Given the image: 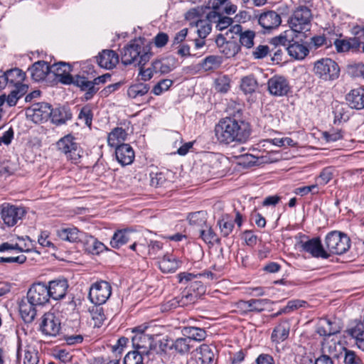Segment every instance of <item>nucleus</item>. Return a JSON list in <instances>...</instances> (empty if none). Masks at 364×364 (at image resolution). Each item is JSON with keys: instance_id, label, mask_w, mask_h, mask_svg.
Masks as SVG:
<instances>
[{"instance_id": "nucleus-43", "label": "nucleus", "mask_w": 364, "mask_h": 364, "mask_svg": "<svg viewBox=\"0 0 364 364\" xmlns=\"http://www.w3.org/2000/svg\"><path fill=\"white\" fill-rule=\"evenodd\" d=\"M190 342L187 336L178 338L171 342L170 349H174L180 354L187 353L191 349Z\"/></svg>"}, {"instance_id": "nucleus-23", "label": "nucleus", "mask_w": 364, "mask_h": 364, "mask_svg": "<svg viewBox=\"0 0 364 364\" xmlns=\"http://www.w3.org/2000/svg\"><path fill=\"white\" fill-rule=\"evenodd\" d=\"M97 62L102 68L112 69L119 63V55L112 50H104L97 57Z\"/></svg>"}, {"instance_id": "nucleus-38", "label": "nucleus", "mask_w": 364, "mask_h": 364, "mask_svg": "<svg viewBox=\"0 0 364 364\" xmlns=\"http://www.w3.org/2000/svg\"><path fill=\"white\" fill-rule=\"evenodd\" d=\"M293 31L287 30L282 33L279 36L272 38L270 41V43L273 45L275 48L279 46H284L285 50L287 47L293 42L294 35Z\"/></svg>"}, {"instance_id": "nucleus-12", "label": "nucleus", "mask_w": 364, "mask_h": 364, "mask_svg": "<svg viewBox=\"0 0 364 364\" xmlns=\"http://www.w3.org/2000/svg\"><path fill=\"white\" fill-rule=\"evenodd\" d=\"M268 91L275 97H283L288 95L291 86L288 80L282 75H274L267 81Z\"/></svg>"}, {"instance_id": "nucleus-46", "label": "nucleus", "mask_w": 364, "mask_h": 364, "mask_svg": "<svg viewBox=\"0 0 364 364\" xmlns=\"http://www.w3.org/2000/svg\"><path fill=\"white\" fill-rule=\"evenodd\" d=\"M148 354H142L140 350L135 349L127 353L124 358V364H143L144 355Z\"/></svg>"}, {"instance_id": "nucleus-56", "label": "nucleus", "mask_w": 364, "mask_h": 364, "mask_svg": "<svg viewBox=\"0 0 364 364\" xmlns=\"http://www.w3.org/2000/svg\"><path fill=\"white\" fill-rule=\"evenodd\" d=\"M218 225L220 228L222 236L225 237H228L234 228V223L231 220H225L224 218L218 221Z\"/></svg>"}, {"instance_id": "nucleus-5", "label": "nucleus", "mask_w": 364, "mask_h": 364, "mask_svg": "<svg viewBox=\"0 0 364 364\" xmlns=\"http://www.w3.org/2000/svg\"><path fill=\"white\" fill-rule=\"evenodd\" d=\"M311 11L306 6L298 7L289 21L291 30L296 33H302L309 29Z\"/></svg>"}, {"instance_id": "nucleus-7", "label": "nucleus", "mask_w": 364, "mask_h": 364, "mask_svg": "<svg viewBox=\"0 0 364 364\" xmlns=\"http://www.w3.org/2000/svg\"><path fill=\"white\" fill-rule=\"evenodd\" d=\"M57 149L65 154L68 159L77 163L81 157V149L75 141V137L67 134L60 138L56 143Z\"/></svg>"}, {"instance_id": "nucleus-42", "label": "nucleus", "mask_w": 364, "mask_h": 364, "mask_svg": "<svg viewBox=\"0 0 364 364\" xmlns=\"http://www.w3.org/2000/svg\"><path fill=\"white\" fill-rule=\"evenodd\" d=\"M333 113L334 114V123H341L342 122H346L349 119V115L346 111V106L343 103L335 102L332 105Z\"/></svg>"}, {"instance_id": "nucleus-58", "label": "nucleus", "mask_w": 364, "mask_h": 364, "mask_svg": "<svg viewBox=\"0 0 364 364\" xmlns=\"http://www.w3.org/2000/svg\"><path fill=\"white\" fill-rule=\"evenodd\" d=\"M92 112L89 106L83 107L79 113L78 118L83 119L87 126H91L92 121Z\"/></svg>"}, {"instance_id": "nucleus-19", "label": "nucleus", "mask_w": 364, "mask_h": 364, "mask_svg": "<svg viewBox=\"0 0 364 364\" xmlns=\"http://www.w3.org/2000/svg\"><path fill=\"white\" fill-rule=\"evenodd\" d=\"M177 60L173 56L158 58L152 61V70L156 74H167L176 67Z\"/></svg>"}, {"instance_id": "nucleus-9", "label": "nucleus", "mask_w": 364, "mask_h": 364, "mask_svg": "<svg viewBox=\"0 0 364 364\" xmlns=\"http://www.w3.org/2000/svg\"><path fill=\"white\" fill-rule=\"evenodd\" d=\"M112 294V287L106 281L94 283L90 288L88 298L95 304H102L106 302Z\"/></svg>"}, {"instance_id": "nucleus-51", "label": "nucleus", "mask_w": 364, "mask_h": 364, "mask_svg": "<svg viewBox=\"0 0 364 364\" xmlns=\"http://www.w3.org/2000/svg\"><path fill=\"white\" fill-rule=\"evenodd\" d=\"M334 172L335 169L331 166L324 168L317 178L318 184L321 186L327 184L333 178Z\"/></svg>"}, {"instance_id": "nucleus-54", "label": "nucleus", "mask_w": 364, "mask_h": 364, "mask_svg": "<svg viewBox=\"0 0 364 364\" xmlns=\"http://www.w3.org/2000/svg\"><path fill=\"white\" fill-rule=\"evenodd\" d=\"M230 79L228 76H221L215 81V87L218 92L225 93L230 88Z\"/></svg>"}, {"instance_id": "nucleus-10", "label": "nucleus", "mask_w": 364, "mask_h": 364, "mask_svg": "<svg viewBox=\"0 0 364 364\" xmlns=\"http://www.w3.org/2000/svg\"><path fill=\"white\" fill-rule=\"evenodd\" d=\"M26 296L33 304L39 306H45L50 299L47 284L44 282L33 283L28 289Z\"/></svg>"}, {"instance_id": "nucleus-37", "label": "nucleus", "mask_w": 364, "mask_h": 364, "mask_svg": "<svg viewBox=\"0 0 364 364\" xmlns=\"http://www.w3.org/2000/svg\"><path fill=\"white\" fill-rule=\"evenodd\" d=\"M199 232L200 237L205 243L211 245L220 243V239L211 226L205 224V225L200 229Z\"/></svg>"}, {"instance_id": "nucleus-48", "label": "nucleus", "mask_w": 364, "mask_h": 364, "mask_svg": "<svg viewBox=\"0 0 364 364\" xmlns=\"http://www.w3.org/2000/svg\"><path fill=\"white\" fill-rule=\"evenodd\" d=\"M240 50V45L234 41H227L221 48V52L226 56V58L234 57Z\"/></svg>"}, {"instance_id": "nucleus-35", "label": "nucleus", "mask_w": 364, "mask_h": 364, "mask_svg": "<svg viewBox=\"0 0 364 364\" xmlns=\"http://www.w3.org/2000/svg\"><path fill=\"white\" fill-rule=\"evenodd\" d=\"M289 55L296 60H303L309 53L306 46L293 40V42L287 47Z\"/></svg>"}, {"instance_id": "nucleus-57", "label": "nucleus", "mask_w": 364, "mask_h": 364, "mask_svg": "<svg viewBox=\"0 0 364 364\" xmlns=\"http://www.w3.org/2000/svg\"><path fill=\"white\" fill-rule=\"evenodd\" d=\"M38 106V108L33 109L36 116H41L42 118L50 117L53 109L50 104L43 102Z\"/></svg>"}, {"instance_id": "nucleus-3", "label": "nucleus", "mask_w": 364, "mask_h": 364, "mask_svg": "<svg viewBox=\"0 0 364 364\" xmlns=\"http://www.w3.org/2000/svg\"><path fill=\"white\" fill-rule=\"evenodd\" d=\"M325 243L330 253L342 255L350 248V239L346 234L335 230L326 236Z\"/></svg>"}, {"instance_id": "nucleus-28", "label": "nucleus", "mask_w": 364, "mask_h": 364, "mask_svg": "<svg viewBox=\"0 0 364 364\" xmlns=\"http://www.w3.org/2000/svg\"><path fill=\"white\" fill-rule=\"evenodd\" d=\"M134 232L129 229L118 230L116 231L110 240L112 247L119 249L132 240V236Z\"/></svg>"}, {"instance_id": "nucleus-53", "label": "nucleus", "mask_w": 364, "mask_h": 364, "mask_svg": "<svg viewBox=\"0 0 364 364\" xmlns=\"http://www.w3.org/2000/svg\"><path fill=\"white\" fill-rule=\"evenodd\" d=\"M268 304H269V300L266 299H250L248 304L250 306V312H261Z\"/></svg>"}, {"instance_id": "nucleus-14", "label": "nucleus", "mask_w": 364, "mask_h": 364, "mask_svg": "<svg viewBox=\"0 0 364 364\" xmlns=\"http://www.w3.org/2000/svg\"><path fill=\"white\" fill-rule=\"evenodd\" d=\"M25 213V210L23 208L7 205L2 208L1 215L4 223L11 227L15 225Z\"/></svg>"}, {"instance_id": "nucleus-6", "label": "nucleus", "mask_w": 364, "mask_h": 364, "mask_svg": "<svg viewBox=\"0 0 364 364\" xmlns=\"http://www.w3.org/2000/svg\"><path fill=\"white\" fill-rule=\"evenodd\" d=\"M297 245L303 251L311 254L314 257L328 259L330 257V254L323 249L318 237L309 239L306 235L300 234Z\"/></svg>"}, {"instance_id": "nucleus-31", "label": "nucleus", "mask_w": 364, "mask_h": 364, "mask_svg": "<svg viewBox=\"0 0 364 364\" xmlns=\"http://www.w3.org/2000/svg\"><path fill=\"white\" fill-rule=\"evenodd\" d=\"M127 133L122 127H116L108 134L107 143L112 147L117 148L126 140Z\"/></svg>"}, {"instance_id": "nucleus-4", "label": "nucleus", "mask_w": 364, "mask_h": 364, "mask_svg": "<svg viewBox=\"0 0 364 364\" xmlns=\"http://www.w3.org/2000/svg\"><path fill=\"white\" fill-rule=\"evenodd\" d=\"M314 74L324 80H334L339 77L338 65L332 59L325 58L316 60L314 65Z\"/></svg>"}, {"instance_id": "nucleus-27", "label": "nucleus", "mask_w": 364, "mask_h": 364, "mask_svg": "<svg viewBox=\"0 0 364 364\" xmlns=\"http://www.w3.org/2000/svg\"><path fill=\"white\" fill-rule=\"evenodd\" d=\"M56 235L62 240L77 242L82 240L83 232H80L75 227H68L57 230Z\"/></svg>"}, {"instance_id": "nucleus-32", "label": "nucleus", "mask_w": 364, "mask_h": 364, "mask_svg": "<svg viewBox=\"0 0 364 364\" xmlns=\"http://www.w3.org/2000/svg\"><path fill=\"white\" fill-rule=\"evenodd\" d=\"M84 247L85 251L92 255H99L105 250H108L102 242L91 235L86 237Z\"/></svg>"}, {"instance_id": "nucleus-26", "label": "nucleus", "mask_w": 364, "mask_h": 364, "mask_svg": "<svg viewBox=\"0 0 364 364\" xmlns=\"http://www.w3.org/2000/svg\"><path fill=\"white\" fill-rule=\"evenodd\" d=\"M346 100L350 107L355 109L364 108V89L358 87L351 90L346 96Z\"/></svg>"}, {"instance_id": "nucleus-64", "label": "nucleus", "mask_w": 364, "mask_h": 364, "mask_svg": "<svg viewBox=\"0 0 364 364\" xmlns=\"http://www.w3.org/2000/svg\"><path fill=\"white\" fill-rule=\"evenodd\" d=\"M233 23V21L231 18L227 17V16H220L219 19L218 21V23L216 25V28L219 31H223L230 28L232 26V23Z\"/></svg>"}, {"instance_id": "nucleus-17", "label": "nucleus", "mask_w": 364, "mask_h": 364, "mask_svg": "<svg viewBox=\"0 0 364 364\" xmlns=\"http://www.w3.org/2000/svg\"><path fill=\"white\" fill-rule=\"evenodd\" d=\"M258 22L265 31H270L280 26L282 18L277 11L269 10L259 15Z\"/></svg>"}, {"instance_id": "nucleus-8", "label": "nucleus", "mask_w": 364, "mask_h": 364, "mask_svg": "<svg viewBox=\"0 0 364 364\" xmlns=\"http://www.w3.org/2000/svg\"><path fill=\"white\" fill-rule=\"evenodd\" d=\"M147 328L146 325H141L132 330L135 333L132 338V346L134 349L140 350L142 354L149 353L152 343L151 336L145 333Z\"/></svg>"}, {"instance_id": "nucleus-39", "label": "nucleus", "mask_w": 364, "mask_h": 364, "mask_svg": "<svg viewBox=\"0 0 364 364\" xmlns=\"http://www.w3.org/2000/svg\"><path fill=\"white\" fill-rule=\"evenodd\" d=\"M240 87L245 94H252L257 89L258 82L253 75H250L241 79Z\"/></svg>"}, {"instance_id": "nucleus-52", "label": "nucleus", "mask_w": 364, "mask_h": 364, "mask_svg": "<svg viewBox=\"0 0 364 364\" xmlns=\"http://www.w3.org/2000/svg\"><path fill=\"white\" fill-rule=\"evenodd\" d=\"M196 26L197 28L198 35L202 39L205 38L210 33L212 29L211 25L208 20L198 21Z\"/></svg>"}, {"instance_id": "nucleus-22", "label": "nucleus", "mask_w": 364, "mask_h": 364, "mask_svg": "<svg viewBox=\"0 0 364 364\" xmlns=\"http://www.w3.org/2000/svg\"><path fill=\"white\" fill-rule=\"evenodd\" d=\"M341 327L336 322L328 318H321L318 323L316 333L321 336H331L340 333Z\"/></svg>"}, {"instance_id": "nucleus-11", "label": "nucleus", "mask_w": 364, "mask_h": 364, "mask_svg": "<svg viewBox=\"0 0 364 364\" xmlns=\"http://www.w3.org/2000/svg\"><path fill=\"white\" fill-rule=\"evenodd\" d=\"M39 329L45 336L55 337L60 331V320L54 313L47 312L41 318Z\"/></svg>"}, {"instance_id": "nucleus-16", "label": "nucleus", "mask_w": 364, "mask_h": 364, "mask_svg": "<svg viewBox=\"0 0 364 364\" xmlns=\"http://www.w3.org/2000/svg\"><path fill=\"white\" fill-rule=\"evenodd\" d=\"M71 65L69 63L59 62L50 66V73H53L59 82L64 85H71L73 76L70 75Z\"/></svg>"}, {"instance_id": "nucleus-45", "label": "nucleus", "mask_w": 364, "mask_h": 364, "mask_svg": "<svg viewBox=\"0 0 364 364\" xmlns=\"http://www.w3.org/2000/svg\"><path fill=\"white\" fill-rule=\"evenodd\" d=\"M350 334L356 341V345L363 351H364V327L363 324L357 325L355 328L350 329Z\"/></svg>"}, {"instance_id": "nucleus-36", "label": "nucleus", "mask_w": 364, "mask_h": 364, "mask_svg": "<svg viewBox=\"0 0 364 364\" xmlns=\"http://www.w3.org/2000/svg\"><path fill=\"white\" fill-rule=\"evenodd\" d=\"M184 336H187L190 341H202L205 339L207 336L206 331L204 328L194 327V326H185L181 331Z\"/></svg>"}, {"instance_id": "nucleus-47", "label": "nucleus", "mask_w": 364, "mask_h": 364, "mask_svg": "<svg viewBox=\"0 0 364 364\" xmlns=\"http://www.w3.org/2000/svg\"><path fill=\"white\" fill-rule=\"evenodd\" d=\"M222 58L218 55L207 56L202 63V67L205 70H211L218 68L222 64Z\"/></svg>"}, {"instance_id": "nucleus-60", "label": "nucleus", "mask_w": 364, "mask_h": 364, "mask_svg": "<svg viewBox=\"0 0 364 364\" xmlns=\"http://www.w3.org/2000/svg\"><path fill=\"white\" fill-rule=\"evenodd\" d=\"M344 363L345 364H360V358L353 350L344 349Z\"/></svg>"}, {"instance_id": "nucleus-29", "label": "nucleus", "mask_w": 364, "mask_h": 364, "mask_svg": "<svg viewBox=\"0 0 364 364\" xmlns=\"http://www.w3.org/2000/svg\"><path fill=\"white\" fill-rule=\"evenodd\" d=\"M217 348L215 346L203 344L199 348V359L202 364H212L217 356Z\"/></svg>"}, {"instance_id": "nucleus-50", "label": "nucleus", "mask_w": 364, "mask_h": 364, "mask_svg": "<svg viewBox=\"0 0 364 364\" xmlns=\"http://www.w3.org/2000/svg\"><path fill=\"white\" fill-rule=\"evenodd\" d=\"M345 348L340 342H331L324 346L323 350L330 355L338 358Z\"/></svg>"}, {"instance_id": "nucleus-18", "label": "nucleus", "mask_w": 364, "mask_h": 364, "mask_svg": "<svg viewBox=\"0 0 364 364\" xmlns=\"http://www.w3.org/2000/svg\"><path fill=\"white\" fill-rule=\"evenodd\" d=\"M229 33H234L239 36L241 46L247 48H250L254 46L255 32L250 30L243 31L240 24H235L231 26L226 32V35L228 36Z\"/></svg>"}, {"instance_id": "nucleus-40", "label": "nucleus", "mask_w": 364, "mask_h": 364, "mask_svg": "<svg viewBox=\"0 0 364 364\" xmlns=\"http://www.w3.org/2000/svg\"><path fill=\"white\" fill-rule=\"evenodd\" d=\"M150 90L149 84L137 82L130 85L127 90V95L130 98L135 99L145 95Z\"/></svg>"}, {"instance_id": "nucleus-2", "label": "nucleus", "mask_w": 364, "mask_h": 364, "mask_svg": "<svg viewBox=\"0 0 364 364\" xmlns=\"http://www.w3.org/2000/svg\"><path fill=\"white\" fill-rule=\"evenodd\" d=\"M152 55L151 43L141 38L131 41L121 50V60L125 65H145Z\"/></svg>"}, {"instance_id": "nucleus-55", "label": "nucleus", "mask_w": 364, "mask_h": 364, "mask_svg": "<svg viewBox=\"0 0 364 364\" xmlns=\"http://www.w3.org/2000/svg\"><path fill=\"white\" fill-rule=\"evenodd\" d=\"M173 83V80L170 79L161 80L154 86L152 92L155 95H160L164 91L168 90Z\"/></svg>"}, {"instance_id": "nucleus-63", "label": "nucleus", "mask_w": 364, "mask_h": 364, "mask_svg": "<svg viewBox=\"0 0 364 364\" xmlns=\"http://www.w3.org/2000/svg\"><path fill=\"white\" fill-rule=\"evenodd\" d=\"M228 0H208L205 5L207 9H211L213 11L220 15L221 7L225 4Z\"/></svg>"}, {"instance_id": "nucleus-34", "label": "nucleus", "mask_w": 364, "mask_h": 364, "mask_svg": "<svg viewBox=\"0 0 364 364\" xmlns=\"http://www.w3.org/2000/svg\"><path fill=\"white\" fill-rule=\"evenodd\" d=\"M7 85H11L16 88L21 85L25 79L26 73L19 68H12L4 72Z\"/></svg>"}, {"instance_id": "nucleus-33", "label": "nucleus", "mask_w": 364, "mask_h": 364, "mask_svg": "<svg viewBox=\"0 0 364 364\" xmlns=\"http://www.w3.org/2000/svg\"><path fill=\"white\" fill-rule=\"evenodd\" d=\"M50 117L54 124L60 125L65 124L68 120H70L72 118V113L68 107H60L53 109Z\"/></svg>"}, {"instance_id": "nucleus-24", "label": "nucleus", "mask_w": 364, "mask_h": 364, "mask_svg": "<svg viewBox=\"0 0 364 364\" xmlns=\"http://www.w3.org/2000/svg\"><path fill=\"white\" fill-rule=\"evenodd\" d=\"M115 156L118 162L122 166L131 164L134 159V151L128 144H122L115 150Z\"/></svg>"}, {"instance_id": "nucleus-20", "label": "nucleus", "mask_w": 364, "mask_h": 364, "mask_svg": "<svg viewBox=\"0 0 364 364\" xmlns=\"http://www.w3.org/2000/svg\"><path fill=\"white\" fill-rule=\"evenodd\" d=\"M38 306L29 301L27 296L23 297L19 303V312L22 319L26 323H31L36 316Z\"/></svg>"}, {"instance_id": "nucleus-41", "label": "nucleus", "mask_w": 364, "mask_h": 364, "mask_svg": "<svg viewBox=\"0 0 364 364\" xmlns=\"http://www.w3.org/2000/svg\"><path fill=\"white\" fill-rule=\"evenodd\" d=\"M101 305L102 304H95V306L90 309L93 325L95 327L97 328H100L106 319L103 307Z\"/></svg>"}, {"instance_id": "nucleus-1", "label": "nucleus", "mask_w": 364, "mask_h": 364, "mask_svg": "<svg viewBox=\"0 0 364 364\" xmlns=\"http://www.w3.org/2000/svg\"><path fill=\"white\" fill-rule=\"evenodd\" d=\"M242 114L241 110H237L230 117L220 119L215 127V135L220 144H242L247 141L251 133L250 124Z\"/></svg>"}, {"instance_id": "nucleus-13", "label": "nucleus", "mask_w": 364, "mask_h": 364, "mask_svg": "<svg viewBox=\"0 0 364 364\" xmlns=\"http://www.w3.org/2000/svg\"><path fill=\"white\" fill-rule=\"evenodd\" d=\"M73 82H72V84L85 92L84 98L85 100H91L100 90V87H96L95 84H94L93 80H89L84 75H76L73 76Z\"/></svg>"}, {"instance_id": "nucleus-59", "label": "nucleus", "mask_w": 364, "mask_h": 364, "mask_svg": "<svg viewBox=\"0 0 364 364\" xmlns=\"http://www.w3.org/2000/svg\"><path fill=\"white\" fill-rule=\"evenodd\" d=\"M24 88L21 90L15 89L11 91L10 94L6 97V101L9 107L15 106L18 100L23 95Z\"/></svg>"}, {"instance_id": "nucleus-30", "label": "nucleus", "mask_w": 364, "mask_h": 364, "mask_svg": "<svg viewBox=\"0 0 364 364\" xmlns=\"http://www.w3.org/2000/svg\"><path fill=\"white\" fill-rule=\"evenodd\" d=\"M290 324L287 321L279 323L273 330L271 339L273 342L279 343L285 341L289 334Z\"/></svg>"}, {"instance_id": "nucleus-21", "label": "nucleus", "mask_w": 364, "mask_h": 364, "mask_svg": "<svg viewBox=\"0 0 364 364\" xmlns=\"http://www.w3.org/2000/svg\"><path fill=\"white\" fill-rule=\"evenodd\" d=\"M182 262L172 253H166L159 262V267L164 273L175 272L181 265Z\"/></svg>"}, {"instance_id": "nucleus-61", "label": "nucleus", "mask_w": 364, "mask_h": 364, "mask_svg": "<svg viewBox=\"0 0 364 364\" xmlns=\"http://www.w3.org/2000/svg\"><path fill=\"white\" fill-rule=\"evenodd\" d=\"M139 67V76L141 77V80L146 82L149 80H151L154 74L156 73L154 70H153L152 68V63L151 64V66L148 68H144V65H138Z\"/></svg>"}, {"instance_id": "nucleus-25", "label": "nucleus", "mask_w": 364, "mask_h": 364, "mask_svg": "<svg viewBox=\"0 0 364 364\" xmlns=\"http://www.w3.org/2000/svg\"><path fill=\"white\" fill-rule=\"evenodd\" d=\"M31 78L36 82H40L50 73V66L45 61H38L28 68Z\"/></svg>"}, {"instance_id": "nucleus-49", "label": "nucleus", "mask_w": 364, "mask_h": 364, "mask_svg": "<svg viewBox=\"0 0 364 364\" xmlns=\"http://www.w3.org/2000/svg\"><path fill=\"white\" fill-rule=\"evenodd\" d=\"M23 352V364H38L39 361L38 352L34 348L26 346Z\"/></svg>"}, {"instance_id": "nucleus-62", "label": "nucleus", "mask_w": 364, "mask_h": 364, "mask_svg": "<svg viewBox=\"0 0 364 364\" xmlns=\"http://www.w3.org/2000/svg\"><path fill=\"white\" fill-rule=\"evenodd\" d=\"M181 306H186L196 301V296L188 292H183L178 296Z\"/></svg>"}, {"instance_id": "nucleus-15", "label": "nucleus", "mask_w": 364, "mask_h": 364, "mask_svg": "<svg viewBox=\"0 0 364 364\" xmlns=\"http://www.w3.org/2000/svg\"><path fill=\"white\" fill-rule=\"evenodd\" d=\"M47 287L49 294H50V298L54 300H60L65 296L69 285L67 279L58 277L50 281L47 284Z\"/></svg>"}, {"instance_id": "nucleus-44", "label": "nucleus", "mask_w": 364, "mask_h": 364, "mask_svg": "<svg viewBox=\"0 0 364 364\" xmlns=\"http://www.w3.org/2000/svg\"><path fill=\"white\" fill-rule=\"evenodd\" d=\"M353 38L348 39H335L333 44L338 52H346L350 49L358 48V44L355 43Z\"/></svg>"}]
</instances>
